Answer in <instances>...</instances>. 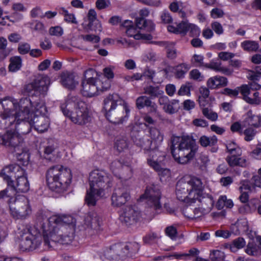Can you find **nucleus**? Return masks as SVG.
Returning <instances> with one entry per match:
<instances>
[{
  "label": "nucleus",
  "instance_id": "obj_1",
  "mask_svg": "<svg viewBox=\"0 0 261 261\" xmlns=\"http://www.w3.org/2000/svg\"><path fill=\"white\" fill-rule=\"evenodd\" d=\"M44 234V244L48 248L51 247V242L63 245L70 244L74 239V224L71 216L54 215L49 218L43 216L38 218Z\"/></svg>",
  "mask_w": 261,
  "mask_h": 261
},
{
  "label": "nucleus",
  "instance_id": "obj_2",
  "mask_svg": "<svg viewBox=\"0 0 261 261\" xmlns=\"http://www.w3.org/2000/svg\"><path fill=\"white\" fill-rule=\"evenodd\" d=\"M14 99L12 97L4 98L0 105V128H6L12 125L16 118L18 119L26 118L29 114V108L31 100L28 98H22L19 102V111L16 112L12 108L14 107Z\"/></svg>",
  "mask_w": 261,
  "mask_h": 261
},
{
  "label": "nucleus",
  "instance_id": "obj_3",
  "mask_svg": "<svg viewBox=\"0 0 261 261\" xmlns=\"http://www.w3.org/2000/svg\"><path fill=\"white\" fill-rule=\"evenodd\" d=\"M90 189L85 200L88 205L94 206L105 195V191L112 186L111 177L104 171L95 170L89 176Z\"/></svg>",
  "mask_w": 261,
  "mask_h": 261
},
{
  "label": "nucleus",
  "instance_id": "obj_4",
  "mask_svg": "<svg viewBox=\"0 0 261 261\" xmlns=\"http://www.w3.org/2000/svg\"><path fill=\"white\" fill-rule=\"evenodd\" d=\"M7 183L9 193L13 189L14 196L16 192L25 193L30 189V184L25 170L17 164H11L6 166L2 170L1 176Z\"/></svg>",
  "mask_w": 261,
  "mask_h": 261
},
{
  "label": "nucleus",
  "instance_id": "obj_5",
  "mask_svg": "<svg viewBox=\"0 0 261 261\" xmlns=\"http://www.w3.org/2000/svg\"><path fill=\"white\" fill-rule=\"evenodd\" d=\"M60 108L63 114L75 124L84 125L89 121L86 104L78 97H68Z\"/></svg>",
  "mask_w": 261,
  "mask_h": 261
},
{
  "label": "nucleus",
  "instance_id": "obj_6",
  "mask_svg": "<svg viewBox=\"0 0 261 261\" xmlns=\"http://www.w3.org/2000/svg\"><path fill=\"white\" fill-rule=\"evenodd\" d=\"M103 109L107 119L114 124L122 123L129 112L127 106L116 93L109 94L105 98Z\"/></svg>",
  "mask_w": 261,
  "mask_h": 261
},
{
  "label": "nucleus",
  "instance_id": "obj_7",
  "mask_svg": "<svg viewBox=\"0 0 261 261\" xmlns=\"http://www.w3.org/2000/svg\"><path fill=\"white\" fill-rule=\"evenodd\" d=\"M198 146L189 136L177 138L172 141L171 153L175 161L181 164L188 163L197 152Z\"/></svg>",
  "mask_w": 261,
  "mask_h": 261
},
{
  "label": "nucleus",
  "instance_id": "obj_8",
  "mask_svg": "<svg viewBox=\"0 0 261 261\" xmlns=\"http://www.w3.org/2000/svg\"><path fill=\"white\" fill-rule=\"evenodd\" d=\"M46 181L49 188L60 193L65 191L71 181L70 169L58 165L50 167L46 172Z\"/></svg>",
  "mask_w": 261,
  "mask_h": 261
},
{
  "label": "nucleus",
  "instance_id": "obj_9",
  "mask_svg": "<svg viewBox=\"0 0 261 261\" xmlns=\"http://www.w3.org/2000/svg\"><path fill=\"white\" fill-rule=\"evenodd\" d=\"M165 152L156 149L149 151V157L147 159L148 164L159 173L160 180L162 181H165L168 179L171 175L170 170L163 167L165 165Z\"/></svg>",
  "mask_w": 261,
  "mask_h": 261
},
{
  "label": "nucleus",
  "instance_id": "obj_10",
  "mask_svg": "<svg viewBox=\"0 0 261 261\" xmlns=\"http://www.w3.org/2000/svg\"><path fill=\"white\" fill-rule=\"evenodd\" d=\"M11 214L15 219H25L31 213L29 200L23 195L9 197Z\"/></svg>",
  "mask_w": 261,
  "mask_h": 261
},
{
  "label": "nucleus",
  "instance_id": "obj_11",
  "mask_svg": "<svg viewBox=\"0 0 261 261\" xmlns=\"http://www.w3.org/2000/svg\"><path fill=\"white\" fill-rule=\"evenodd\" d=\"M149 134L152 141H150L145 136H142L138 134L137 136L133 137L134 142L137 145L148 150V153L150 150L158 148V146L161 144L164 139V135L162 132L155 127H152L149 130Z\"/></svg>",
  "mask_w": 261,
  "mask_h": 261
},
{
  "label": "nucleus",
  "instance_id": "obj_12",
  "mask_svg": "<svg viewBox=\"0 0 261 261\" xmlns=\"http://www.w3.org/2000/svg\"><path fill=\"white\" fill-rule=\"evenodd\" d=\"M42 241L41 233L37 230L28 229L21 236L20 248L22 251H33L39 248Z\"/></svg>",
  "mask_w": 261,
  "mask_h": 261
},
{
  "label": "nucleus",
  "instance_id": "obj_13",
  "mask_svg": "<svg viewBox=\"0 0 261 261\" xmlns=\"http://www.w3.org/2000/svg\"><path fill=\"white\" fill-rule=\"evenodd\" d=\"M23 138L14 130H8L0 136V144L9 148L12 151L21 150Z\"/></svg>",
  "mask_w": 261,
  "mask_h": 261
},
{
  "label": "nucleus",
  "instance_id": "obj_14",
  "mask_svg": "<svg viewBox=\"0 0 261 261\" xmlns=\"http://www.w3.org/2000/svg\"><path fill=\"white\" fill-rule=\"evenodd\" d=\"M139 248L140 245L137 242H130L124 245H116L114 247V252L115 254L113 255L112 256H108L107 258L124 259L126 257H133L137 253Z\"/></svg>",
  "mask_w": 261,
  "mask_h": 261
},
{
  "label": "nucleus",
  "instance_id": "obj_15",
  "mask_svg": "<svg viewBox=\"0 0 261 261\" xmlns=\"http://www.w3.org/2000/svg\"><path fill=\"white\" fill-rule=\"evenodd\" d=\"M95 71L89 69L85 72V79L83 81L82 86V93L84 96L92 97L98 94V84L93 77L90 75H93Z\"/></svg>",
  "mask_w": 261,
  "mask_h": 261
},
{
  "label": "nucleus",
  "instance_id": "obj_16",
  "mask_svg": "<svg viewBox=\"0 0 261 261\" xmlns=\"http://www.w3.org/2000/svg\"><path fill=\"white\" fill-rule=\"evenodd\" d=\"M176 195L178 200L187 203L191 204L196 202V193L194 191H191L186 179H181L177 182Z\"/></svg>",
  "mask_w": 261,
  "mask_h": 261
},
{
  "label": "nucleus",
  "instance_id": "obj_17",
  "mask_svg": "<svg viewBox=\"0 0 261 261\" xmlns=\"http://www.w3.org/2000/svg\"><path fill=\"white\" fill-rule=\"evenodd\" d=\"M161 193L159 187L157 185H151L146 187L145 193L141 196V198L147 199L148 205L155 210H161L160 198Z\"/></svg>",
  "mask_w": 261,
  "mask_h": 261
},
{
  "label": "nucleus",
  "instance_id": "obj_18",
  "mask_svg": "<svg viewBox=\"0 0 261 261\" xmlns=\"http://www.w3.org/2000/svg\"><path fill=\"white\" fill-rule=\"evenodd\" d=\"M141 218V212L137 207L132 206L124 207L120 215V221L128 226L136 224Z\"/></svg>",
  "mask_w": 261,
  "mask_h": 261
},
{
  "label": "nucleus",
  "instance_id": "obj_19",
  "mask_svg": "<svg viewBox=\"0 0 261 261\" xmlns=\"http://www.w3.org/2000/svg\"><path fill=\"white\" fill-rule=\"evenodd\" d=\"M101 222V217L95 212H89L85 219V224L87 227L88 232L91 235L100 230Z\"/></svg>",
  "mask_w": 261,
  "mask_h": 261
},
{
  "label": "nucleus",
  "instance_id": "obj_20",
  "mask_svg": "<svg viewBox=\"0 0 261 261\" xmlns=\"http://www.w3.org/2000/svg\"><path fill=\"white\" fill-rule=\"evenodd\" d=\"M33 115V113H30V111L29 110V114L26 116V118L22 119L21 117H20V119L16 118V120L14 121H16L15 124L14 130L16 131V133L18 134L19 136H20V134H27L30 132L33 126L32 122Z\"/></svg>",
  "mask_w": 261,
  "mask_h": 261
},
{
  "label": "nucleus",
  "instance_id": "obj_21",
  "mask_svg": "<svg viewBox=\"0 0 261 261\" xmlns=\"http://www.w3.org/2000/svg\"><path fill=\"white\" fill-rule=\"evenodd\" d=\"M130 198L127 190L124 187L115 189L111 197L112 204L119 207L124 204Z\"/></svg>",
  "mask_w": 261,
  "mask_h": 261
},
{
  "label": "nucleus",
  "instance_id": "obj_22",
  "mask_svg": "<svg viewBox=\"0 0 261 261\" xmlns=\"http://www.w3.org/2000/svg\"><path fill=\"white\" fill-rule=\"evenodd\" d=\"M33 119L32 118L33 126L39 132L43 133L47 130L49 124V118L45 116V114L38 115V114H34Z\"/></svg>",
  "mask_w": 261,
  "mask_h": 261
},
{
  "label": "nucleus",
  "instance_id": "obj_23",
  "mask_svg": "<svg viewBox=\"0 0 261 261\" xmlns=\"http://www.w3.org/2000/svg\"><path fill=\"white\" fill-rule=\"evenodd\" d=\"M197 200L200 204L199 206L205 213H209L212 209L214 200L212 195L206 193H202L196 195V201Z\"/></svg>",
  "mask_w": 261,
  "mask_h": 261
},
{
  "label": "nucleus",
  "instance_id": "obj_24",
  "mask_svg": "<svg viewBox=\"0 0 261 261\" xmlns=\"http://www.w3.org/2000/svg\"><path fill=\"white\" fill-rule=\"evenodd\" d=\"M34 84H35L36 94L44 96L48 91L50 80L47 75H39L34 80Z\"/></svg>",
  "mask_w": 261,
  "mask_h": 261
},
{
  "label": "nucleus",
  "instance_id": "obj_25",
  "mask_svg": "<svg viewBox=\"0 0 261 261\" xmlns=\"http://www.w3.org/2000/svg\"><path fill=\"white\" fill-rule=\"evenodd\" d=\"M61 82L65 88L69 90H73L78 85V82L75 79L74 75L68 72L61 74Z\"/></svg>",
  "mask_w": 261,
  "mask_h": 261
},
{
  "label": "nucleus",
  "instance_id": "obj_26",
  "mask_svg": "<svg viewBox=\"0 0 261 261\" xmlns=\"http://www.w3.org/2000/svg\"><path fill=\"white\" fill-rule=\"evenodd\" d=\"M227 78L217 75L210 77L207 80V86L209 88L214 89L218 87H225L227 85Z\"/></svg>",
  "mask_w": 261,
  "mask_h": 261
},
{
  "label": "nucleus",
  "instance_id": "obj_27",
  "mask_svg": "<svg viewBox=\"0 0 261 261\" xmlns=\"http://www.w3.org/2000/svg\"><path fill=\"white\" fill-rule=\"evenodd\" d=\"M136 105L139 109L144 107H149L151 111L155 112L156 110V104L152 102L149 97L146 96H141L138 97L136 99Z\"/></svg>",
  "mask_w": 261,
  "mask_h": 261
},
{
  "label": "nucleus",
  "instance_id": "obj_28",
  "mask_svg": "<svg viewBox=\"0 0 261 261\" xmlns=\"http://www.w3.org/2000/svg\"><path fill=\"white\" fill-rule=\"evenodd\" d=\"M186 180L188 183L191 191L195 192L196 195L202 192L204 186L200 178L193 176L189 177L188 179H186Z\"/></svg>",
  "mask_w": 261,
  "mask_h": 261
},
{
  "label": "nucleus",
  "instance_id": "obj_29",
  "mask_svg": "<svg viewBox=\"0 0 261 261\" xmlns=\"http://www.w3.org/2000/svg\"><path fill=\"white\" fill-rule=\"evenodd\" d=\"M191 66L185 63L174 66V73L177 79H182L186 73L189 70Z\"/></svg>",
  "mask_w": 261,
  "mask_h": 261
},
{
  "label": "nucleus",
  "instance_id": "obj_30",
  "mask_svg": "<svg viewBox=\"0 0 261 261\" xmlns=\"http://www.w3.org/2000/svg\"><path fill=\"white\" fill-rule=\"evenodd\" d=\"M241 94L243 96V99L248 103L258 105L259 101L257 98H252L248 96L250 89L248 85H243L240 87Z\"/></svg>",
  "mask_w": 261,
  "mask_h": 261
},
{
  "label": "nucleus",
  "instance_id": "obj_31",
  "mask_svg": "<svg viewBox=\"0 0 261 261\" xmlns=\"http://www.w3.org/2000/svg\"><path fill=\"white\" fill-rule=\"evenodd\" d=\"M245 121L248 125L255 127L261 126V116L253 115L251 111L247 113Z\"/></svg>",
  "mask_w": 261,
  "mask_h": 261
},
{
  "label": "nucleus",
  "instance_id": "obj_32",
  "mask_svg": "<svg viewBox=\"0 0 261 261\" xmlns=\"http://www.w3.org/2000/svg\"><path fill=\"white\" fill-rule=\"evenodd\" d=\"M180 108L178 100L173 99L168 102L165 107H163L164 111L169 114H173L176 113Z\"/></svg>",
  "mask_w": 261,
  "mask_h": 261
},
{
  "label": "nucleus",
  "instance_id": "obj_33",
  "mask_svg": "<svg viewBox=\"0 0 261 261\" xmlns=\"http://www.w3.org/2000/svg\"><path fill=\"white\" fill-rule=\"evenodd\" d=\"M241 47L246 51L255 52L258 50L259 45L258 42L253 40H245L241 44Z\"/></svg>",
  "mask_w": 261,
  "mask_h": 261
},
{
  "label": "nucleus",
  "instance_id": "obj_34",
  "mask_svg": "<svg viewBox=\"0 0 261 261\" xmlns=\"http://www.w3.org/2000/svg\"><path fill=\"white\" fill-rule=\"evenodd\" d=\"M9 69L11 72H15L19 70L22 65V59L19 56H14L10 59Z\"/></svg>",
  "mask_w": 261,
  "mask_h": 261
},
{
  "label": "nucleus",
  "instance_id": "obj_35",
  "mask_svg": "<svg viewBox=\"0 0 261 261\" xmlns=\"http://www.w3.org/2000/svg\"><path fill=\"white\" fill-rule=\"evenodd\" d=\"M199 143L203 147L212 146L217 144L218 140L215 136L208 137L206 136H202L199 139Z\"/></svg>",
  "mask_w": 261,
  "mask_h": 261
},
{
  "label": "nucleus",
  "instance_id": "obj_36",
  "mask_svg": "<svg viewBox=\"0 0 261 261\" xmlns=\"http://www.w3.org/2000/svg\"><path fill=\"white\" fill-rule=\"evenodd\" d=\"M227 151L230 154L241 155L242 150L234 142H229L226 144Z\"/></svg>",
  "mask_w": 261,
  "mask_h": 261
},
{
  "label": "nucleus",
  "instance_id": "obj_37",
  "mask_svg": "<svg viewBox=\"0 0 261 261\" xmlns=\"http://www.w3.org/2000/svg\"><path fill=\"white\" fill-rule=\"evenodd\" d=\"M144 93L150 96L151 98L158 97L163 92L159 90L158 87L149 86L144 88Z\"/></svg>",
  "mask_w": 261,
  "mask_h": 261
},
{
  "label": "nucleus",
  "instance_id": "obj_38",
  "mask_svg": "<svg viewBox=\"0 0 261 261\" xmlns=\"http://www.w3.org/2000/svg\"><path fill=\"white\" fill-rule=\"evenodd\" d=\"M23 146H22L21 150H17L14 151L15 152V155L18 161H20L23 165H27L29 159V154L27 152L22 150Z\"/></svg>",
  "mask_w": 261,
  "mask_h": 261
},
{
  "label": "nucleus",
  "instance_id": "obj_39",
  "mask_svg": "<svg viewBox=\"0 0 261 261\" xmlns=\"http://www.w3.org/2000/svg\"><path fill=\"white\" fill-rule=\"evenodd\" d=\"M32 105L30 107V111H31V108L33 107H34V111L36 113V114H38V115H41L45 114L46 112V108L44 105L43 102H35L34 103L31 101ZM30 113H32L30 112Z\"/></svg>",
  "mask_w": 261,
  "mask_h": 261
},
{
  "label": "nucleus",
  "instance_id": "obj_40",
  "mask_svg": "<svg viewBox=\"0 0 261 261\" xmlns=\"http://www.w3.org/2000/svg\"><path fill=\"white\" fill-rule=\"evenodd\" d=\"M167 48V57L170 59H174L176 57V50L174 47L173 43H169L167 42L161 43Z\"/></svg>",
  "mask_w": 261,
  "mask_h": 261
},
{
  "label": "nucleus",
  "instance_id": "obj_41",
  "mask_svg": "<svg viewBox=\"0 0 261 261\" xmlns=\"http://www.w3.org/2000/svg\"><path fill=\"white\" fill-rule=\"evenodd\" d=\"M128 146L127 139L125 137H118L115 142V147L119 152L126 148Z\"/></svg>",
  "mask_w": 261,
  "mask_h": 261
},
{
  "label": "nucleus",
  "instance_id": "obj_42",
  "mask_svg": "<svg viewBox=\"0 0 261 261\" xmlns=\"http://www.w3.org/2000/svg\"><path fill=\"white\" fill-rule=\"evenodd\" d=\"M255 189L253 184L250 183L248 180H243L240 182V186L239 187V191L240 192H247V191H252L253 189Z\"/></svg>",
  "mask_w": 261,
  "mask_h": 261
},
{
  "label": "nucleus",
  "instance_id": "obj_43",
  "mask_svg": "<svg viewBox=\"0 0 261 261\" xmlns=\"http://www.w3.org/2000/svg\"><path fill=\"white\" fill-rule=\"evenodd\" d=\"M202 112L204 117L212 121H215L218 119L217 113L213 112L212 109H208V108H202Z\"/></svg>",
  "mask_w": 261,
  "mask_h": 261
},
{
  "label": "nucleus",
  "instance_id": "obj_44",
  "mask_svg": "<svg viewBox=\"0 0 261 261\" xmlns=\"http://www.w3.org/2000/svg\"><path fill=\"white\" fill-rule=\"evenodd\" d=\"M62 12L61 14L64 16V20L68 23L77 24L75 17L73 14L69 13L64 8L62 9Z\"/></svg>",
  "mask_w": 261,
  "mask_h": 261
},
{
  "label": "nucleus",
  "instance_id": "obj_45",
  "mask_svg": "<svg viewBox=\"0 0 261 261\" xmlns=\"http://www.w3.org/2000/svg\"><path fill=\"white\" fill-rule=\"evenodd\" d=\"M224 252L219 250H213L210 254L212 261H224Z\"/></svg>",
  "mask_w": 261,
  "mask_h": 261
},
{
  "label": "nucleus",
  "instance_id": "obj_46",
  "mask_svg": "<svg viewBox=\"0 0 261 261\" xmlns=\"http://www.w3.org/2000/svg\"><path fill=\"white\" fill-rule=\"evenodd\" d=\"M191 85L190 83H186L181 86L180 89L177 92L179 95H190Z\"/></svg>",
  "mask_w": 261,
  "mask_h": 261
},
{
  "label": "nucleus",
  "instance_id": "obj_47",
  "mask_svg": "<svg viewBox=\"0 0 261 261\" xmlns=\"http://www.w3.org/2000/svg\"><path fill=\"white\" fill-rule=\"evenodd\" d=\"M189 24L190 23L186 21H182L178 25H177L178 34L185 35L188 32V27Z\"/></svg>",
  "mask_w": 261,
  "mask_h": 261
},
{
  "label": "nucleus",
  "instance_id": "obj_48",
  "mask_svg": "<svg viewBox=\"0 0 261 261\" xmlns=\"http://www.w3.org/2000/svg\"><path fill=\"white\" fill-rule=\"evenodd\" d=\"M31 50L30 44L27 42H21L18 44V51L21 55H25L29 53Z\"/></svg>",
  "mask_w": 261,
  "mask_h": 261
},
{
  "label": "nucleus",
  "instance_id": "obj_49",
  "mask_svg": "<svg viewBox=\"0 0 261 261\" xmlns=\"http://www.w3.org/2000/svg\"><path fill=\"white\" fill-rule=\"evenodd\" d=\"M194 211V207L190 204L184 207L182 213L185 217L193 219L195 217L194 214H193Z\"/></svg>",
  "mask_w": 261,
  "mask_h": 261
},
{
  "label": "nucleus",
  "instance_id": "obj_50",
  "mask_svg": "<svg viewBox=\"0 0 261 261\" xmlns=\"http://www.w3.org/2000/svg\"><path fill=\"white\" fill-rule=\"evenodd\" d=\"M159 237L155 233H150L143 238V241L145 244H151L155 242Z\"/></svg>",
  "mask_w": 261,
  "mask_h": 261
},
{
  "label": "nucleus",
  "instance_id": "obj_51",
  "mask_svg": "<svg viewBox=\"0 0 261 261\" xmlns=\"http://www.w3.org/2000/svg\"><path fill=\"white\" fill-rule=\"evenodd\" d=\"M245 251L248 254L252 256H257L258 254L257 247L252 243H248Z\"/></svg>",
  "mask_w": 261,
  "mask_h": 261
},
{
  "label": "nucleus",
  "instance_id": "obj_52",
  "mask_svg": "<svg viewBox=\"0 0 261 261\" xmlns=\"http://www.w3.org/2000/svg\"><path fill=\"white\" fill-rule=\"evenodd\" d=\"M88 19L89 20L88 27L91 28L93 25V22L97 19V13L95 10L90 9L88 13ZM90 30H92L90 29Z\"/></svg>",
  "mask_w": 261,
  "mask_h": 261
},
{
  "label": "nucleus",
  "instance_id": "obj_53",
  "mask_svg": "<svg viewBox=\"0 0 261 261\" xmlns=\"http://www.w3.org/2000/svg\"><path fill=\"white\" fill-rule=\"evenodd\" d=\"M24 92L28 94H36V86L34 84V80L27 85H25L23 88Z\"/></svg>",
  "mask_w": 261,
  "mask_h": 261
},
{
  "label": "nucleus",
  "instance_id": "obj_54",
  "mask_svg": "<svg viewBox=\"0 0 261 261\" xmlns=\"http://www.w3.org/2000/svg\"><path fill=\"white\" fill-rule=\"evenodd\" d=\"M239 93V88L235 89H231L228 88L224 89L222 92L223 94L230 96V97H237Z\"/></svg>",
  "mask_w": 261,
  "mask_h": 261
},
{
  "label": "nucleus",
  "instance_id": "obj_55",
  "mask_svg": "<svg viewBox=\"0 0 261 261\" xmlns=\"http://www.w3.org/2000/svg\"><path fill=\"white\" fill-rule=\"evenodd\" d=\"M111 5L110 0H96L95 6L98 10L105 9Z\"/></svg>",
  "mask_w": 261,
  "mask_h": 261
},
{
  "label": "nucleus",
  "instance_id": "obj_56",
  "mask_svg": "<svg viewBox=\"0 0 261 261\" xmlns=\"http://www.w3.org/2000/svg\"><path fill=\"white\" fill-rule=\"evenodd\" d=\"M166 234L171 239L174 240L177 237V229L173 226H170L167 227L165 229Z\"/></svg>",
  "mask_w": 261,
  "mask_h": 261
},
{
  "label": "nucleus",
  "instance_id": "obj_57",
  "mask_svg": "<svg viewBox=\"0 0 261 261\" xmlns=\"http://www.w3.org/2000/svg\"><path fill=\"white\" fill-rule=\"evenodd\" d=\"M245 140L250 141L253 139L256 134V131L252 128H248L244 130Z\"/></svg>",
  "mask_w": 261,
  "mask_h": 261
},
{
  "label": "nucleus",
  "instance_id": "obj_58",
  "mask_svg": "<svg viewBox=\"0 0 261 261\" xmlns=\"http://www.w3.org/2000/svg\"><path fill=\"white\" fill-rule=\"evenodd\" d=\"M188 31L189 32V34L191 37L197 36L199 35L200 33L199 28L196 25L192 23L189 24Z\"/></svg>",
  "mask_w": 261,
  "mask_h": 261
},
{
  "label": "nucleus",
  "instance_id": "obj_59",
  "mask_svg": "<svg viewBox=\"0 0 261 261\" xmlns=\"http://www.w3.org/2000/svg\"><path fill=\"white\" fill-rule=\"evenodd\" d=\"M190 78L194 80L202 81L203 79V76L201 74L200 71L196 69H193L190 72Z\"/></svg>",
  "mask_w": 261,
  "mask_h": 261
},
{
  "label": "nucleus",
  "instance_id": "obj_60",
  "mask_svg": "<svg viewBox=\"0 0 261 261\" xmlns=\"http://www.w3.org/2000/svg\"><path fill=\"white\" fill-rule=\"evenodd\" d=\"M81 37L84 40L88 42H91L93 43H97L100 41V38L98 36L95 35H82Z\"/></svg>",
  "mask_w": 261,
  "mask_h": 261
},
{
  "label": "nucleus",
  "instance_id": "obj_61",
  "mask_svg": "<svg viewBox=\"0 0 261 261\" xmlns=\"http://www.w3.org/2000/svg\"><path fill=\"white\" fill-rule=\"evenodd\" d=\"M241 155L231 154L226 158V161L230 166H238V158Z\"/></svg>",
  "mask_w": 261,
  "mask_h": 261
},
{
  "label": "nucleus",
  "instance_id": "obj_62",
  "mask_svg": "<svg viewBox=\"0 0 261 261\" xmlns=\"http://www.w3.org/2000/svg\"><path fill=\"white\" fill-rule=\"evenodd\" d=\"M203 57L201 55L195 54L193 55L191 62L195 64V66H203Z\"/></svg>",
  "mask_w": 261,
  "mask_h": 261
},
{
  "label": "nucleus",
  "instance_id": "obj_63",
  "mask_svg": "<svg viewBox=\"0 0 261 261\" xmlns=\"http://www.w3.org/2000/svg\"><path fill=\"white\" fill-rule=\"evenodd\" d=\"M49 33L51 35L61 36L63 34V31L61 27L56 26L54 27H51L49 29Z\"/></svg>",
  "mask_w": 261,
  "mask_h": 261
},
{
  "label": "nucleus",
  "instance_id": "obj_64",
  "mask_svg": "<svg viewBox=\"0 0 261 261\" xmlns=\"http://www.w3.org/2000/svg\"><path fill=\"white\" fill-rule=\"evenodd\" d=\"M138 31L133 25L127 28L125 31L126 35L129 37H134L136 39H139V35L137 34Z\"/></svg>",
  "mask_w": 261,
  "mask_h": 261
}]
</instances>
